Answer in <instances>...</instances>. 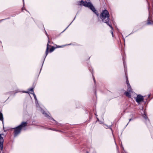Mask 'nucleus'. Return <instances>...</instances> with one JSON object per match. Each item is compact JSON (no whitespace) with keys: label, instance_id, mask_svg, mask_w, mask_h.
<instances>
[{"label":"nucleus","instance_id":"0eeeda50","mask_svg":"<svg viewBox=\"0 0 153 153\" xmlns=\"http://www.w3.org/2000/svg\"><path fill=\"white\" fill-rule=\"evenodd\" d=\"M151 19L149 17L148 18L147 22V25L149 24H153V20L151 22Z\"/></svg>","mask_w":153,"mask_h":153},{"label":"nucleus","instance_id":"9b49d317","mask_svg":"<svg viewBox=\"0 0 153 153\" xmlns=\"http://www.w3.org/2000/svg\"><path fill=\"white\" fill-rule=\"evenodd\" d=\"M55 49V48L53 47H52V48L50 49V52H52Z\"/></svg>","mask_w":153,"mask_h":153},{"label":"nucleus","instance_id":"4468645a","mask_svg":"<svg viewBox=\"0 0 153 153\" xmlns=\"http://www.w3.org/2000/svg\"><path fill=\"white\" fill-rule=\"evenodd\" d=\"M41 112H42L43 114H45V113H44V111H43L42 110V111H41Z\"/></svg>","mask_w":153,"mask_h":153},{"label":"nucleus","instance_id":"ddd939ff","mask_svg":"<svg viewBox=\"0 0 153 153\" xmlns=\"http://www.w3.org/2000/svg\"><path fill=\"white\" fill-rule=\"evenodd\" d=\"M143 117L145 119H146V118H147V117H146V114H144L143 115Z\"/></svg>","mask_w":153,"mask_h":153},{"label":"nucleus","instance_id":"f3484780","mask_svg":"<svg viewBox=\"0 0 153 153\" xmlns=\"http://www.w3.org/2000/svg\"><path fill=\"white\" fill-rule=\"evenodd\" d=\"M61 47V46H58V47H57V48H60V47Z\"/></svg>","mask_w":153,"mask_h":153},{"label":"nucleus","instance_id":"423d86ee","mask_svg":"<svg viewBox=\"0 0 153 153\" xmlns=\"http://www.w3.org/2000/svg\"><path fill=\"white\" fill-rule=\"evenodd\" d=\"M126 83L127 85L128 91L129 92H131V93H133V91H132V89L131 88V86L129 84V82L128 80V79H127Z\"/></svg>","mask_w":153,"mask_h":153},{"label":"nucleus","instance_id":"f257e3e1","mask_svg":"<svg viewBox=\"0 0 153 153\" xmlns=\"http://www.w3.org/2000/svg\"><path fill=\"white\" fill-rule=\"evenodd\" d=\"M109 13L106 10H105L103 11L100 14V17L102 19V21L106 23L107 25L111 27V29H112V27L111 26L110 24L108 22L109 20Z\"/></svg>","mask_w":153,"mask_h":153},{"label":"nucleus","instance_id":"aec40b11","mask_svg":"<svg viewBox=\"0 0 153 153\" xmlns=\"http://www.w3.org/2000/svg\"><path fill=\"white\" fill-rule=\"evenodd\" d=\"M23 0V1L24 2V0Z\"/></svg>","mask_w":153,"mask_h":153},{"label":"nucleus","instance_id":"7ed1b4c3","mask_svg":"<svg viewBox=\"0 0 153 153\" xmlns=\"http://www.w3.org/2000/svg\"><path fill=\"white\" fill-rule=\"evenodd\" d=\"M27 125V123L26 122H22L21 124L15 128L14 131V136H16L20 133L22 128L26 126Z\"/></svg>","mask_w":153,"mask_h":153},{"label":"nucleus","instance_id":"39448f33","mask_svg":"<svg viewBox=\"0 0 153 153\" xmlns=\"http://www.w3.org/2000/svg\"><path fill=\"white\" fill-rule=\"evenodd\" d=\"M3 138L1 137V135L0 134V149L1 150H2L3 148Z\"/></svg>","mask_w":153,"mask_h":153},{"label":"nucleus","instance_id":"f8f14e48","mask_svg":"<svg viewBox=\"0 0 153 153\" xmlns=\"http://www.w3.org/2000/svg\"><path fill=\"white\" fill-rule=\"evenodd\" d=\"M49 45L48 44H47V49H46V56L48 54V46Z\"/></svg>","mask_w":153,"mask_h":153},{"label":"nucleus","instance_id":"1a4fd4ad","mask_svg":"<svg viewBox=\"0 0 153 153\" xmlns=\"http://www.w3.org/2000/svg\"><path fill=\"white\" fill-rule=\"evenodd\" d=\"M0 120L2 121V122L3 123V114L1 112H0Z\"/></svg>","mask_w":153,"mask_h":153},{"label":"nucleus","instance_id":"6e6552de","mask_svg":"<svg viewBox=\"0 0 153 153\" xmlns=\"http://www.w3.org/2000/svg\"><path fill=\"white\" fill-rule=\"evenodd\" d=\"M131 93H132L129 92L128 91L126 92H125V94L128 97H131Z\"/></svg>","mask_w":153,"mask_h":153},{"label":"nucleus","instance_id":"20e7f679","mask_svg":"<svg viewBox=\"0 0 153 153\" xmlns=\"http://www.w3.org/2000/svg\"><path fill=\"white\" fill-rule=\"evenodd\" d=\"M143 97L142 96L140 95H138L136 99V100L138 103L139 104L140 102L143 101Z\"/></svg>","mask_w":153,"mask_h":153},{"label":"nucleus","instance_id":"a211bd4d","mask_svg":"<svg viewBox=\"0 0 153 153\" xmlns=\"http://www.w3.org/2000/svg\"><path fill=\"white\" fill-rule=\"evenodd\" d=\"M131 120V119H129V121H130Z\"/></svg>","mask_w":153,"mask_h":153},{"label":"nucleus","instance_id":"6ab92c4d","mask_svg":"<svg viewBox=\"0 0 153 153\" xmlns=\"http://www.w3.org/2000/svg\"><path fill=\"white\" fill-rule=\"evenodd\" d=\"M25 92V93H27V92Z\"/></svg>","mask_w":153,"mask_h":153},{"label":"nucleus","instance_id":"9d476101","mask_svg":"<svg viewBox=\"0 0 153 153\" xmlns=\"http://www.w3.org/2000/svg\"><path fill=\"white\" fill-rule=\"evenodd\" d=\"M33 95L34 98L35 100L36 103V104L37 103V98L36 97V95H35V94L34 93H33Z\"/></svg>","mask_w":153,"mask_h":153},{"label":"nucleus","instance_id":"dca6fc26","mask_svg":"<svg viewBox=\"0 0 153 153\" xmlns=\"http://www.w3.org/2000/svg\"><path fill=\"white\" fill-rule=\"evenodd\" d=\"M111 33L112 34V35L113 36V33L112 31V30L111 31Z\"/></svg>","mask_w":153,"mask_h":153},{"label":"nucleus","instance_id":"2eb2a0df","mask_svg":"<svg viewBox=\"0 0 153 153\" xmlns=\"http://www.w3.org/2000/svg\"><path fill=\"white\" fill-rule=\"evenodd\" d=\"M29 91H33V88H31L30 90H29Z\"/></svg>","mask_w":153,"mask_h":153},{"label":"nucleus","instance_id":"f03ea898","mask_svg":"<svg viewBox=\"0 0 153 153\" xmlns=\"http://www.w3.org/2000/svg\"><path fill=\"white\" fill-rule=\"evenodd\" d=\"M79 4L89 7L93 12L96 13V10L91 3L81 1L79 2Z\"/></svg>","mask_w":153,"mask_h":153}]
</instances>
